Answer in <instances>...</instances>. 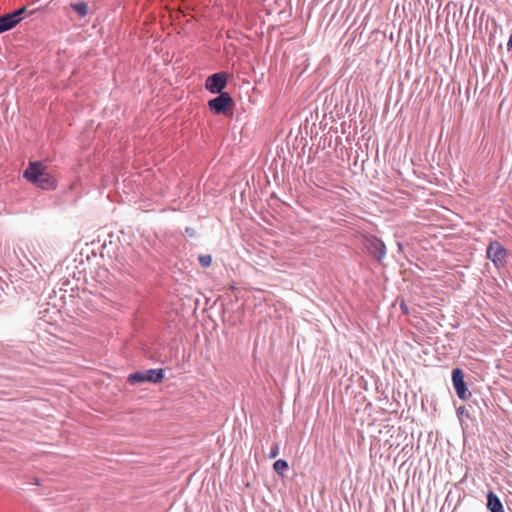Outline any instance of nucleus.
Instances as JSON below:
<instances>
[{
    "mask_svg": "<svg viewBox=\"0 0 512 512\" xmlns=\"http://www.w3.org/2000/svg\"><path fill=\"white\" fill-rule=\"evenodd\" d=\"M23 177L43 190L56 188L55 178L46 171V167L39 161L30 162L23 172Z\"/></svg>",
    "mask_w": 512,
    "mask_h": 512,
    "instance_id": "1",
    "label": "nucleus"
},
{
    "mask_svg": "<svg viewBox=\"0 0 512 512\" xmlns=\"http://www.w3.org/2000/svg\"><path fill=\"white\" fill-rule=\"evenodd\" d=\"M362 243L369 255L378 262H381L385 258L387 252L386 246L377 236L372 234L364 235Z\"/></svg>",
    "mask_w": 512,
    "mask_h": 512,
    "instance_id": "2",
    "label": "nucleus"
},
{
    "mask_svg": "<svg viewBox=\"0 0 512 512\" xmlns=\"http://www.w3.org/2000/svg\"><path fill=\"white\" fill-rule=\"evenodd\" d=\"M209 109L216 115L231 112L234 107V101L228 92L219 93V95L208 101Z\"/></svg>",
    "mask_w": 512,
    "mask_h": 512,
    "instance_id": "3",
    "label": "nucleus"
},
{
    "mask_svg": "<svg viewBox=\"0 0 512 512\" xmlns=\"http://www.w3.org/2000/svg\"><path fill=\"white\" fill-rule=\"evenodd\" d=\"M164 379L163 369H149L145 371H137L128 376L130 384H140L144 382L159 383Z\"/></svg>",
    "mask_w": 512,
    "mask_h": 512,
    "instance_id": "4",
    "label": "nucleus"
},
{
    "mask_svg": "<svg viewBox=\"0 0 512 512\" xmlns=\"http://www.w3.org/2000/svg\"><path fill=\"white\" fill-rule=\"evenodd\" d=\"M26 7H21L11 13L0 16V34L16 27L26 13Z\"/></svg>",
    "mask_w": 512,
    "mask_h": 512,
    "instance_id": "5",
    "label": "nucleus"
},
{
    "mask_svg": "<svg viewBox=\"0 0 512 512\" xmlns=\"http://www.w3.org/2000/svg\"><path fill=\"white\" fill-rule=\"evenodd\" d=\"M487 257L494 263L496 267L503 266L508 256L507 250L498 241H492L486 250Z\"/></svg>",
    "mask_w": 512,
    "mask_h": 512,
    "instance_id": "6",
    "label": "nucleus"
},
{
    "mask_svg": "<svg viewBox=\"0 0 512 512\" xmlns=\"http://www.w3.org/2000/svg\"><path fill=\"white\" fill-rule=\"evenodd\" d=\"M227 86V74L218 72L210 75L205 82V88L212 94L224 93L223 89Z\"/></svg>",
    "mask_w": 512,
    "mask_h": 512,
    "instance_id": "7",
    "label": "nucleus"
},
{
    "mask_svg": "<svg viewBox=\"0 0 512 512\" xmlns=\"http://www.w3.org/2000/svg\"><path fill=\"white\" fill-rule=\"evenodd\" d=\"M452 383L457 396L461 400H467L471 397V393L468 391L466 383L464 381V372L460 368L452 370Z\"/></svg>",
    "mask_w": 512,
    "mask_h": 512,
    "instance_id": "8",
    "label": "nucleus"
},
{
    "mask_svg": "<svg viewBox=\"0 0 512 512\" xmlns=\"http://www.w3.org/2000/svg\"><path fill=\"white\" fill-rule=\"evenodd\" d=\"M487 508L490 512H504L503 504L499 497L492 491L487 494Z\"/></svg>",
    "mask_w": 512,
    "mask_h": 512,
    "instance_id": "9",
    "label": "nucleus"
},
{
    "mask_svg": "<svg viewBox=\"0 0 512 512\" xmlns=\"http://www.w3.org/2000/svg\"><path fill=\"white\" fill-rule=\"evenodd\" d=\"M288 468V462L284 459H278L273 464L274 471L279 475H283L284 472L288 470Z\"/></svg>",
    "mask_w": 512,
    "mask_h": 512,
    "instance_id": "10",
    "label": "nucleus"
},
{
    "mask_svg": "<svg viewBox=\"0 0 512 512\" xmlns=\"http://www.w3.org/2000/svg\"><path fill=\"white\" fill-rule=\"evenodd\" d=\"M71 8L76 11L81 17H85L88 13V5L84 1L71 4Z\"/></svg>",
    "mask_w": 512,
    "mask_h": 512,
    "instance_id": "11",
    "label": "nucleus"
},
{
    "mask_svg": "<svg viewBox=\"0 0 512 512\" xmlns=\"http://www.w3.org/2000/svg\"><path fill=\"white\" fill-rule=\"evenodd\" d=\"M198 260H199L200 265L204 268L209 267L212 263V257L209 254L200 255Z\"/></svg>",
    "mask_w": 512,
    "mask_h": 512,
    "instance_id": "12",
    "label": "nucleus"
},
{
    "mask_svg": "<svg viewBox=\"0 0 512 512\" xmlns=\"http://www.w3.org/2000/svg\"><path fill=\"white\" fill-rule=\"evenodd\" d=\"M279 455V443H273L270 452L268 454V457L270 459H274Z\"/></svg>",
    "mask_w": 512,
    "mask_h": 512,
    "instance_id": "13",
    "label": "nucleus"
},
{
    "mask_svg": "<svg viewBox=\"0 0 512 512\" xmlns=\"http://www.w3.org/2000/svg\"><path fill=\"white\" fill-rule=\"evenodd\" d=\"M400 308L403 311V313L408 314V307L404 302L401 303Z\"/></svg>",
    "mask_w": 512,
    "mask_h": 512,
    "instance_id": "14",
    "label": "nucleus"
},
{
    "mask_svg": "<svg viewBox=\"0 0 512 512\" xmlns=\"http://www.w3.org/2000/svg\"><path fill=\"white\" fill-rule=\"evenodd\" d=\"M465 412H466V409H465V407H463V406H461V407H459V408L457 409V413H458V414H461V415H462V414H464Z\"/></svg>",
    "mask_w": 512,
    "mask_h": 512,
    "instance_id": "15",
    "label": "nucleus"
},
{
    "mask_svg": "<svg viewBox=\"0 0 512 512\" xmlns=\"http://www.w3.org/2000/svg\"><path fill=\"white\" fill-rule=\"evenodd\" d=\"M508 49H512V34L509 37L508 43H507Z\"/></svg>",
    "mask_w": 512,
    "mask_h": 512,
    "instance_id": "16",
    "label": "nucleus"
},
{
    "mask_svg": "<svg viewBox=\"0 0 512 512\" xmlns=\"http://www.w3.org/2000/svg\"><path fill=\"white\" fill-rule=\"evenodd\" d=\"M397 246H398V249H399V250H402L403 245H402V243H401V242H398V243H397Z\"/></svg>",
    "mask_w": 512,
    "mask_h": 512,
    "instance_id": "17",
    "label": "nucleus"
},
{
    "mask_svg": "<svg viewBox=\"0 0 512 512\" xmlns=\"http://www.w3.org/2000/svg\"><path fill=\"white\" fill-rule=\"evenodd\" d=\"M186 232H189V234H192V231H190V229H186Z\"/></svg>",
    "mask_w": 512,
    "mask_h": 512,
    "instance_id": "18",
    "label": "nucleus"
},
{
    "mask_svg": "<svg viewBox=\"0 0 512 512\" xmlns=\"http://www.w3.org/2000/svg\"><path fill=\"white\" fill-rule=\"evenodd\" d=\"M186 232H189V234H192V231H190V229H186Z\"/></svg>",
    "mask_w": 512,
    "mask_h": 512,
    "instance_id": "19",
    "label": "nucleus"
}]
</instances>
